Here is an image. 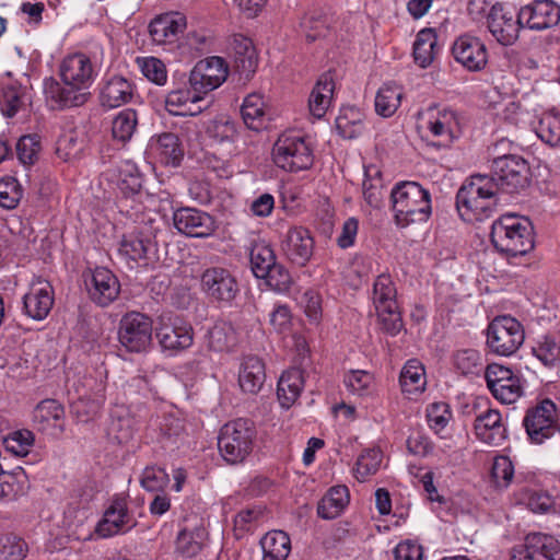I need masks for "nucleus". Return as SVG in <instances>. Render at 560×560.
<instances>
[{"label": "nucleus", "mask_w": 560, "mask_h": 560, "mask_svg": "<svg viewBox=\"0 0 560 560\" xmlns=\"http://www.w3.org/2000/svg\"><path fill=\"white\" fill-rule=\"evenodd\" d=\"M96 60L83 52L66 56L59 66L62 83L46 79L44 94L51 109H65L84 105L89 97L88 91L96 78Z\"/></svg>", "instance_id": "f257e3e1"}, {"label": "nucleus", "mask_w": 560, "mask_h": 560, "mask_svg": "<svg viewBox=\"0 0 560 560\" xmlns=\"http://www.w3.org/2000/svg\"><path fill=\"white\" fill-rule=\"evenodd\" d=\"M495 183L487 175L471 176L456 195V207L465 221L489 218L498 205Z\"/></svg>", "instance_id": "f03ea898"}, {"label": "nucleus", "mask_w": 560, "mask_h": 560, "mask_svg": "<svg viewBox=\"0 0 560 560\" xmlns=\"http://www.w3.org/2000/svg\"><path fill=\"white\" fill-rule=\"evenodd\" d=\"M396 224L406 228L427 222L431 215V195L417 182L396 184L390 192Z\"/></svg>", "instance_id": "7ed1b4c3"}, {"label": "nucleus", "mask_w": 560, "mask_h": 560, "mask_svg": "<svg viewBox=\"0 0 560 560\" xmlns=\"http://www.w3.org/2000/svg\"><path fill=\"white\" fill-rule=\"evenodd\" d=\"M491 242L494 248L506 256H523L534 248L530 222L515 214H504L491 226Z\"/></svg>", "instance_id": "20e7f679"}, {"label": "nucleus", "mask_w": 560, "mask_h": 560, "mask_svg": "<svg viewBox=\"0 0 560 560\" xmlns=\"http://www.w3.org/2000/svg\"><path fill=\"white\" fill-rule=\"evenodd\" d=\"M256 429L247 419L225 423L218 438V447L223 459L230 464L243 463L254 448Z\"/></svg>", "instance_id": "39448f33"}, {"label": "nucleus", "mask_w": 560, "mask_h": 560, "mask_svg": "<svg viewBox=\"0 0 560 560\" xmlns=\"http://www.w3.org/2000/svg\"><path fill=\"white\" fill-rule=\"evenodd\" d=\"M495 190L505 194H518L530 180V168L527 161L517 154H503L493 158L491 176Z\"/></svg>", "instance_id": "423d86ee"}, {"label": "nucleus", "mask_w": 560, "mask_h": 560, "mask_svg": "<svg viewBox=\"0 0 560 560\" xmlns=\"http://www.w3.org/2000/svg\"><path fill=\"white\" fill-rule=\"evenodd\" d=\"M524 339L523 326L510 315L498 316L488 325L487 346L495 354H513L523 345Z\"/></svg>", "instance_id": "0eeeda50"}, {"label": "nucleus", "mask_w": 560, "mask_h": 560, "mask_svg": "<svg viewBox=\"0 0 560 560\" xmlns=\"http://www.w3.org/2000/svg\"><path fill=\"white\" fill-rule=\"evenodd\" d=\"M151 318L140 312H128L118 324V341L128 352H145L152 345Z\"/></svg>", "instance_id": "6e6552de"}, {"label": "nucleus", "mask_w": 560, "mask_h": 560, "mask_svg": "<svg viewBox=\"0 0 560 560\" xmlns=\"http://www.w3.org/2000/svg\"><path fill=\"white\" fill-rule=\"evenodd\" d=\"M275 164L288 172H299L312 166L313 152L303 137L282 135L272 149Z\"/></svg>", "instance_id": "1a4fd4ad"}, {"label": "nucleus", "mask_w": 560, "mask_h": 560, "mask_svg": "<svg viewBox=\"0 0 560 560\" xmlns=\"http://www.w3.org/2000/svg\"><path fill=\"white\" fill-rule=\"evenodd\" d=\"M523 423L530 442L542 444L559 430L556 404L550 399L542 400L527 410Z\"/></svg>", "instance_id": "9d476101"}, {"label": "nucleus", "mask_w": 560, "mask_h": 560, "mask_svg": "<svg viewBox=\"0 0 560 560\" xmlns=\"http://www.w3.org/2000/svg\"><path fill=\"white\" fill-rule=\"evenodd\" d=\"M485 377L491 394L502 404H513L523 395L521 377L506 366L490 364Z\"/></svg>", "instance_id": "9b49d317"}, {"label": "nucleus", "mask_w": 560, "mask_h": 560, "mask_svg": "<svg viewBox=\"0 0 560 560\" xmlns=\"http://www.w3.org/2000/svg\"><path fill=\"white\" fill-rule=\"evenodd\" d=\"M522 27L520 12L515 14L512 9L502 3L493 4L487 14L488 31L503 46L513 45Z\"/></svg>", "instance_id": "f8f14e48"}, {"label": "nucleus", "mask_w": 560, "mask_h": 560, "mask_svg": "<svg viewBox=\"0 0 560 560\" xmlns=\"http://www.w3.org/2000/svg\"><path fill=\"white\" fill-rule=\"evenodd\" d=\"M229 68L221 57H209L198 61L190 71L188 84L205 97L219 88L228 78Z\"/></svg>", "instance_id": "ddd939ff"}, {"label": "nucleus", "mask_w": 560, "mask_h": 560, "mask_svg": "<svg viewBox=\"0 0 560 560\" xmlns=\"http://www.w3.org/2000/svg\"><path fill=\"white\" fill-rule=\"evenodd\" d=\"M200 281L203 292L219 302L233 301L240 291L236 278L230 270L222 267L207 268Z\"/></svg>", "instance_id": "4468645a"}, {"label": "nucleus", "mask_w": 560, "mask_h": 560, "mask_svg": "<svg viewBox=\"0 0 560 560\" xmlns=\"http://www.w3.org/2000/svg\"><path fill=\"white\" fill-rule=\"evenodd\" d=\"M523 27L545 31L560 22V5L553 0H534L520 9Z\"/></svg>", "instance_id": "2eb2a0df"}, {"label": "nucleus", "mask_w": 560, "mask_h": 560, "mask_svg": "<svg viewBox=\"0 0 560 560\" xmlns=\"http://www.w3.org/2000/svg\"><path fill=\"white\" fill-rule=\"evenodd\" d=\"M89 298L101 307L112 304L120 293L117 277L105 267L95 268L85 279Z\"/></svg>", "instance_id": "dca6fc26"}, {"label": "nucleus", "mask_w": 560, "mask_h": 560, "mask_svg": "<svg viewBox=\"0 0 560 560\" xmlns=\"http://www.w3.org/2000/svg\"><path fill=\"white\" fill-rule=\"evenodd\" d=\"M155 335L162 349L171 353L189 348L194 341L191 325L180 318H167L165 322L162 317Z\"/></svg>", "instance_id": "f3484780"}, {"label": "nucleus", "mask_w": 560, "mask_h": 560, "mask_svg": "<svg viewBox=\"0 0 560 560\" xmlns=\"http://www.w3.org/2000/svg\"><path fill=\"white\" fill-rule=\"evenodd\" d=\"M175 229L187 236L205 238L215 230L214 219L196 208H180L173 213Z\"/></svg>", "instance_id": "a211bd4d"}, {"label": "nucleus", "mask_w": 560, "mask_h": 560, "mask_svg": "<svg viewBox=\"0 0 560 560\" xmlns=\"http://www.w3.org/2000/svg\"><path fill=\"white\" fill-rule=\"evenodd\" d=\"M135 525L136 522L128 512L126 500L117 498L105 510L102 520L96 525L95 532L100 537L107 538L124 534Z\"/></svg>", "instance_id": "6ab92c4d"}, {"label": "nucleus", "mask_w": 560, "mask_h": 560, "mask_svg": "<svg viewBox=\"0 0 560 560\" xmlns=\"http://www.w3.org/2000/svg\"><path fill=\"white\" fill-rule=\"evenodd\" d=\"M452 52L455 60L469 71H479L488 62L486 45L475 36H459L453 44Z\"/></svg>", "instance_id": "aec40b11"}, {"label": "nucleus", "mask_w": 560, "mask_h": 560, "mask_svg": "<svg viewBox=\"0 0 560 560\" xmlns=\"http://www.w3.org/2000/svg\"><path fill=\"white\" fill-rule=\"evenodd\" d=\"M33 422L39 431L58 438L66 429L65 408L55 399H44L33 411Z\"/></svg>", "instance_id": "412c9836"}, {"label": "nucleus", "mask_w": 560, "mask_h": 560, "mask_svg": "<svg viewBox=\"0 0 560 560\" xmlns=\"http://www.w3.org/2000/svg\"><path fill=\"white\" fill-rule=\"evenodd\" d=\"M424 127L433 137L441 139V144L448 145L459 133V120L453 109H429L425 114Z\"/></svg>", "instance_id": "4be33fe9"}, {"label": "nucleus", "mask_w": 560, "mask_h": 560, "mask_svg": "<svg viewBox=\"0 0 560 560\" xmlns=\"http://www.w3.org/2000/svg\"><path fill=\"white\" fill-rule=\"evenodd\" d=\"M54 305V290L49 282L37 281L32 283L28 292L23 296V312L35 320L45 319Z\"/></svg>", "instance_id": "5701e85b"}, {"label": "nucleus", "mask_w": 560, "mask_h": 560, "mask_svg": "<svg viewBox=\"0 0 560 560\" xmlns=\"http://www.w3.org/2000/svg\"><path fill=\"white\" fill-rule=\"evenodd\" d=\"M282 248L293 264L304 266L313 255L314 241L307 229L293 226L287 232Z\"/></svg>", "instance_id": "b1692460"}, {"label": "nucleus", "mask_w": 560, "mask_h": 560, "mask_svg": "<svg viewBox=\"0 0 560 560\" xmlns=\"http://www.w3.org/2000/svg\"><path fill=\"white\" fill-rule=\"evenodd\" d=\"M187 26L186 16L180 12H168L156 16L149 26L151 38L159 45L175 43Z\"/></svg>", "instance_id": "393cba45"}, {"label": "nucleus", "mask_w": 560, "mask_h": 560, "mask_svg": "<svg viewBox=\"0 0 560 560\" xmlns=\"http://www.w3.org/2000/svg\"><path fill=\"white\" fill-rule=\"evenodd\" d=\"M203 100L189 84L172 90L165 97L166 110L175 116H195L202 112L198 105Z\"/></svg>", "instance_id": "a878e982"}, {"label": "nucleus", "mask_w": 560, "mask_h": 560, "mask_svg": "<svg viewBox=\"0 0 560 560\" xmlns=\"http://www.w3.org/2000/svg\"><path fill=\"white\" fill-rule=\"evenodd\" d=\"M133 95V86L126 78L113 75L105 79L100 88V104L113 109L128 103Z\"/></svg>", "instance_id": "bb28decb"}, {"label": "nucleus", "mask_w": 560, "mask_h": 560, "mask_svg": "<svg viewBox=\"0 0 560 560\" xmlns=\"http://www.w3.org/2000/svg\"><path fill=\"white\" fill-rule=\"evenodd\" d=\"M476 436L486 444L498 446L506 439V429L498 410L488 409L475 419Z\"/></svg>", "instance_id": "cd10ccee"}, {"label": "nucleus", "mask_w": 560, "mask_h": 560, "mask_svg": "<svg viewBox=\"0 0 560 560\" xmlns=\"http://www.w3.org/2000/svg\"><path fill=\"white\" fill-rule=\"evenodd\" d=\"M152 232L148 228H140L124 235L118 253L128 260L137 261L147 257L154 249Z\"/></svg>", "instance_id": "c85d7f7f"}, {"label": "nucleus", "mask_w": 560, "mask_h": 560, "mask_svg": "<svg viewBox=\"0 0 560 560\" xmlns=\"http://www.w3.org/2000/svg\"><path fill=\"white\" fill-rule=\"evenodd\" d=\"M266 380L265 364L256 355L244 357L238 369V385L242 392L257 394Z\"/></svg>", "instance_id": "c756f323"}, {"label": "nucleus", "mask_w": 560, "mask_h": 560, "mask_svg": "<svg viewBox=\"0 0 560 560\" xmlns=\"http://www.w3.org/2000/svg\"><path fill=\"white\" fill-rule=\"evenodd\" d=\"M208 532L201 520L184 526L177 535L176 550L185 557L197 556L206 546Z\"/></svg>", "instance_id": "7c9ffc66"}, {"label": "nucleus", "mask_w": 560, "mask_h": 560, "mask_svg": "<svg viewBox=\"0 0 560 560\" xmlns=\"http://www.w3.org/2000/svg\"><path fill=\"white\" fill-rule=\"evenodd\" d=\"M488 97L494 116L500 120L511 125H518L523 120L526 112L520 101L508 96L506 93L502 96L497 88L489 93Z\"/></svg>", "instance_id": "2f4dec72"}, {"label": "nucleus", "mask_w": 560, "mask_h": 560, "mask_svg": "<svg viewBox=\"0 0 560 560\" xmlns=\"http://www.w3.org/2000/svg\"><path fill=\"white\" fill-rule=\"evenodd\" d=\"M335 90V82L331 72L319 77L308 98L310 113L315 118H322L329 108Z\"/></svg>", "instance_id": "473e14b6"}, {"label": "nucleus", "mask_w": 560, "mask_h": 560, "mask_svg": "<svg viewBox=\"0 0 560 560\" xmlns=\"http://www.w3.org/2000/svg\"><path fill=\"white\" fill-rule=\"evenodd\" d=\"M30 489V481L25 470L16 467L11 471L3 468L0 471V500L14 501L26 494Z\"/></svg>", "instance_id": "72a5a7b5"}, {"label": "nucleus", "mask_w": 560, "mask_h": 560, "mask_svg": "<svg viewBox=\"0 0 560 560\" xmlns=\"http://www.w3.org/2000/svg\"><path fill=\"white\" fill-rule=\"evenodd\" d=\"M236 70L248 79L258 66V56L253 42L244 36H235L232 43Z\"/></svg>", "instance_id": "f704fd0d"}, {"label": "nucleus", "mask_w": 560, "mask_h": 560, "mask_svg": "<svg viewBox=\"0 0 560 560\" xmlns=\"http://www.w3.org/2000/svg\"><path fill=\"white\" fill-rule=\"evenodd\" d=\"M399 383L402 393L409 397L423 393L427 386L423 364L417 359L408 360L401 369Z\"/></svg>", "instance_id": "c9c22d12"}, {"label": "nucleus", "mask_w": 560, "mask_h": 560, "mask_svg": "<svg viewBox=\"0 0 560 560\" xmlns=\"http://www.w3.org/2000/svg\"><path fill=\"white\" fill-rule=\"evenodd\" d=\"M304 378L303 373L299 369H290L285 371L278 382V399L282 407L290 408L301 394Z\"/></svg>", "instance_id": "e433bc0d"}, {"label": "nucleus", "mask_w": 560, "mask_h": 560, "mask_svg": "<svg viewBox=\"0 0 560 560\" xmlns=\"http://www.w3.org/2000/svg\"><path fill=\"white\" fill-rule=\"evenodd\" d=\"M150 145L165 165L177 166L184 154L178 137L172 132L160 135Z\"/></svg>", "instance_id": "4c0bfd02"}, {"label": "nucleus", "mask_w": 560, "mask_h": 560, "mask_svg": "<svg viewBox=\"0 0 560 560\" xmlns=\"http://www.w3.org/2000/svg\"><path fill=\"white\" fill-rule=\"evenodd\" d=\"M349 502V490L346 486H336L320 500L317 513L325 520H332L337 517Z\"/></svg>", "instance_id": "58836bf2"}, {"label": "nucleus", "mask_w": 560, "mask_h": 560, "mask_svg": "<svg viewBox=\"0 0 560 560\" xmlns=\"http://www.w3.org/2000/svg\"><path fill=\"white\" fill-rule=\"evenodd\" d=\"M244 124L252 130H260L265 127L266 104L260 94L252 93L247 95L241 107Z\"/></svg>", "instance_id": "ea45409f"}, {"label": "nucleus", "mask_w": 560, "mask_h": 560, "mask_svg": "<svg viewBox=\"0 0 560 560\" xmlns=\"http://www.w3.org/2000/svg\"><path fill=\"white\" fill-rule=\"evenodd\" d=\"M237 343V332L233 325L225 320L217 322L208 332V346L218 352L230 351Z\"/></svg>", "instance_id": "a19ab883"}, {"label": "nucleus", "mask_w": 560, "mask_h": 560, "mask_svg": "<svg viewBox=\"0 0 560 560\" xmlns=\"http://www.w3.org/2000/svg\"><path fill=\"white\" fill-rule=\"evenodd\" d=\"M533 353L545 368L560 377V340L545 336L533 347Z\"/></svg>", "instance_id": "79ce46f5"}, {"label": "nucleus", "mask_w": 560, "mask_h": 560, "mask_svg": "<svg viewBox=\"0 0 560 560\" xmlns=\"http://www.w3.org/2000/svg\"><path fill=\"white\" fill-rule=\"evenodd\" d=\"M117 186L126 198L141 195L142 175L135 163L126 161L120 164Z\"/></svg>", "instance_id": "37998d69"}, {"label": "nucleus", "mask_w": 560, "mask_h": 560, "mask_svg": "<svg viewBox=\"0 0 560 560\" xmlns=\"http://www.w3.org/2000/svg\"><path fill=\"white\" fill-rule=\"evenodd\" d=\"M438 37L432 30H422L418 33L413 44V57L416 62L427 68L439 51L436 47Z\"/></svg>", "instance_id": "c03bdc74"}, {"label": "nucleus", "mask_w": 560, "mask_h": 560, "mask_svg": "<svg viewBox=\"0 0 560 560\" xmlns=\"http://www.w3.org/2000/svg\"><path fill=\"white\" fill-rule=\"evenodd\" d=\"M327 25V16L322 9H311L299 18L301 34L311 42L324 36Z\"/></svg>", "instance_id": "a18cd8bd"}, {"label": "nucleus", "mask_w": 560, "mask_h": 560, "mask_svg": "<svg viewBox=\"0 0 560 560\" xmlns=\"http://www.w3.org/2000/svg\"><path fill=\"white\" fill-rule=\"evenodd\" d=\"M249 261L253 273L257 278L267 275V271L277 262L273 249L264 241L255 242L249 252Z\"/></svg>", "instance_id": "49530a36"}, {"label": "nucleus", "mask_w": 560, "mask_h": 560, "mask_svg": "<svg viewBox=\"0 0 560 560\" xmlns=\"http://www.w3.org/2000/svg\"><path fill=\"white\" fill-rule=\"evenodd\" d=\"M261 547L266 558L285 560L291 551V540L287 533L272 530L264 536Z\"/></svg>", "instance_id": "de8ad7c7"}, {"label": "nucleus", "mask_w": 560, "mask_h": 560, "mask_svg": "<svg viewBox=\"0 0 560 560\" xmlns=\"http://www.w3.org/2000/svg\"><path fill=\"white\" fill-rule=\"evenodd\" d=\"M402 90L392 83L384 84L375 97V110L383 117H390L400 105Z\"/></svg>", "instance_id": "09e8293b"}, {"label": "nucleus", "mask_w": 560, "mask_h": 560, "mask_svg": "<svg viewBox=\"0 0 560 560\" xmlns=\"http://www.w3.org/2000/svg\"><path fill=\"white\" fill-rule=\"evenodd\" d=\"M536 135L547 144L556 147L560 144V112L551 109L541 114Z\"/></svg>", "instance_id": "8fccbe9b"}, {"label": "nucleus", "mask_w": 560, "mask_h": 560, "mask_svg": "<svg viewBox=\"0 0 560 560\" xmlns=\"http://www.w3.org/2000/svg\"><path fill=\"white\" fill-rule=\"evenodd\" d=\"M138 126V115L135 109L127 108L119 112L112 121L113 138L121 143L129 141Z\"/></svg>", "instance_id": "3c124183"}, {"label": "nucleus", "mask_w": 560, "mask_h": 560, "mask_svg": "<svg viewBox=\"0 0 560 560\" xmlns=\"http://www.w3.org/2000/svg\"><path fill=\"white\" fill-rule=\"evenodd\" d=\"M135 424V419L129 416L128 411L119 408L112 412L108 432L118 443H127L133 436Z\"/></svg>", "instance_id": "603ef678"}, {"label": "nucleus", "mask_w": 560, "mask_h": 560, "mask_svg": "<svg viewBox=\"0 0 560 560\" xmlns=\"http://www.w3.org/2000/svg\"><path fill=\"white\" fill-rule=\"evenodd\" d=\"M532 548H536L538 560H560V541L551 535L530 533L526 536Z\"/></svg>", "instance_id": "864d4df0"}, {"label": "nucleus", "mask_w": 560, "mask_h": 560, "mask_svg": "<svg viewBox=\"0 0 560 560\" xmlns=\"http://www.w3.org/2000/svg\"><path fill=\"white\" fill-rule=\"evenodd\" d=\"M35 443V435L27 429L14 430L3 438L7 452L18 457L26 456Z\"/></svg>", "instance_id": "5fc2aeb1"}, {"label": "nucleus", "mask_w": 560, "mask_h": 560, "mask_svg": "<svg viewBox=\"0 0 560 560\" xmlns=\"http://www.w3.org/2000/svg\"><path fill=\"white\" fill-rule=\"evenodd\" d=\"M397 291L389 275H380L373 285V303L376 310L397 305Z\"/></svg>", "instance_id": "6e6d98bb"}, {"label": "nucleus", "mask_w": 560, "mask_h": 560, "mask_svg": "<svg viewBox=\"0 0 560 560\" xmlns=\"http://www.w3.org/2000/svg\"><path fill=\"white\" fill-rule=\"evenodd\" d=\"M382 452L378 448H369L363 451L357 459L353 468L354 478L364 482L370 476L377 472L382 463Z\"/></svg>", "instance_id": "4d7b16f0"}, {"label": "nucleus", "mask_w": 560, "mask_h": 560, "mask_svg": "<svg viewBox=\"0 0 560 560\" xmlns=\"http://www.w3.org/2000/svg\"><path fill=\"white\" fill-rule=\"evenodd\" d=\"M206 133L215 143H231L237 137V129L233 120L220 116L208 124Z\"/></svg>", "instance_id": "13d9d810"}, {"label": "nucleus", "mask_w": 560, "mask_h": 560, "mask_svg": "<svg viewBox=\"0 0 560 560\" xmlns=\"http://www.w3.org/2000/svg\"><path fill=\"white\" fill-rule=\"evenodd\" d=\"M514 472V465L510 457L499 455L493 458L491 481L497 489L504 490L509 488L512 483Z\"/></svg>", "instance_id": "bf43d9fd"}, {"label": "nucleus", "mask_w": 560, "mask_h": 560, "mask_svg": "<svg viewBox=\"0 0 560 560\" xmlns=\"http://www.w3.org/2000/svg\"><path fill=\"white\" fill-rule=\"evenodd\" d=\"M343 383L353 395L363 397L374 392V376L363 370H353L346 374Z\"/></svg>", "instance_id": "052dcab7"}, {"label": "nucleus", "mask_w": 560, "mask_h": 560, "mask_svg": "<svg viewBox=\"0 0 560 560\" xmlns=\"http://www.w3.org/2000/svg\"><path fill=\"white\" fill-rule=\"evenodd\" d=\"M24 92L14 85L3 86L0 91V108L4 116L13 117L25 105Z\"/></svg>", "instance_id": "680f3d73"}, {"label": "nucleus", "mask_w": 560, "mask_h": 560, "mask_svg": "<svg viewBox=\"0 0 560 560\" xmlns=\"http://www.w3.org/2000/svg\"><path fill=\"white\" fill-rule=\"evenodd\" d=\"M84 142L74 132L63 133L57 141L56 152L63 161L77 160L81 156Z\"/></svg>", "instance_id": "e2e57ef3"}, {"label": "nucleus", "mask_w": 560, "mask_h": 560, "mask_svg": "<svg viewBox=\"0 0 560 560\" xmlns=\"http://www.w3.org/2000/svg\"><path fill=\"white\" fill-rule=\"evenodd\" d=\"M40 151V139L38 135H25L16 143V154L23 165H33Z\"/></svg>", "instance_id": "0e129e2a"}, {"label": "nucleus", "mask_w": 560, "mask_h": 560, "mask_svg": "<svg viewBox=\"0 0 560 560\" xmlns=\"http://www.w3.org/2000/svg\"><path fill=\"white\" fill-rule=\"evenodd\" d=\"M138 67L142 74L158 85H164L167 80L165 65L155 57L137 58Z\"/></svg>", "instance_id": "69168bd1"}, {"label": "nucleus", "mask_w": 560, "mask_h": 560, "mask_svg": "<svg viewBox=\"0 0 560 560\" xmlns=\"http://www.w3.org/2000/svg\"><path fill=\"white\" fill-rule=\"evenodd\" d=\"M454 365L462 374H476L481 368V354L475 349L458 350L454 354Z\"/></svg>", "instance_id": "338daca9"}, {"label": "nucleus", "mask_w": 560, "mask_h": 560, "mask_svg": "<svg viewBox=\"0 0 560 560\" xmlns=\"http://www.w3.org/2000/svg\"><path fill=\"white\" fill-rule=\"evenodd\" d=\"M26 555L25 542L14 535L0 536V560H22Z\"/></svg>", "instance_id": "774afa93"}]
</instances>
